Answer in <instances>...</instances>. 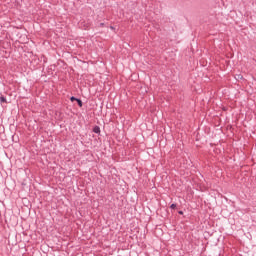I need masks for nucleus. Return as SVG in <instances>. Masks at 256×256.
<instances>
[{"label": "nucleus", "mask_w": 256, "mask_h": 256, "mask_svg": "<svg viewBox=\"0 0 256 256\" xmlns=\"http://www.w3.org/2000/svg\"><path fill=\"white\" fill-rule=\"evenodd\" d=\"M93 132L94 133H101V128H99V126H96V127H94Z\"/></svg>", "instance_id": "1"}, {"label": "nucleus", "mask_w": 256, "mask_h": 256, "mask_svg": "<svg viewBox=\"0 0 256 256\" xmlns=\"http://www.w3.org/2000/svg\"><path fill=\"white\" fill-rule=\"evenodd\" d=\"M0 103H7V98H5V96H0Z\"/></svg>", "instance_id": "2"}, {"label": "nucleus", "mask_w": 256, "mask_h": 256, "mask_svg": "<svg viewBox=\"0 0 256 256\" xmlns=\"http://www.w3.org/2000/svg\"><path fill=\"white\" fill-rule=\"evenodd\" d=\"M76 101H77L79 107H83V102H82L80 99H78V100H76Z\"/></svg>", "instance_id": "3"}, {"label": "nucleus", "mask_w": 256, "mask_h": 256, "mask_svg": "<svg viewBox=\"0 0 256 256\" xmlns=\"http://www.w3.org/2000/svg\"><path fill=\"white\" fill-rule=\"evenodd\" d=\"M77 100H78V99L75 98V97H73V96L70 98V101H77Z\"/></svg>", "instance_id": "4"}, {"label": "nucleus", "mask_w": 256, "mask_h": 256, "mask_svg": "<svg viewBox=\"0 0 256 256\" xmlns=\"http://www.w3.org/2000/svg\"><path fill=\"white\" fill-rule=\"evenodd\" d=\"M170 207H171V209H175L177 207V205L176 204H172Z\"/></svg>", "instance_id": "5"}, {"label": "nucleus", "mask_w": 256, "mask_h": 256, "mask_svg": "<svg viewBox=\"0 0 256 256\" xmlns=\"http://www.w3.org/2000/svg\"><path fill=\"white\" fill-rule=\"evenodd\" d=\"M179 214H180V215H183V212H182V211H180V212H179Z\"/></svg>", "instance_id": "6"}]
</instances>
